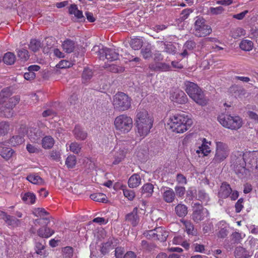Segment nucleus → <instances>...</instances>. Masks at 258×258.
<instances>
[{"label": "nucleus", "instance_id": "1", "mask_svg": "<svg viewBox=\"0 0 258 258\" xmlns=\"http://www.w3.org/2000/svg\"><path fill=\"white\" fill-rule=\"evenodd\" d=\"M231 158L235 172L239 177L246 174V165L248 168L258 170V153L256 152L244 154L241 151H236L232 153Z\"/></svg>", "mask_w": 258, "mask_h": 258}, {"label": "nucleus", "instance_id": "2", "mask_svg": "<svg viewBox=\"0 0 258 258\" xmlns=\"http://www.w3.org/2000/svg\"><path fill=\"white\" fill-rule=\"evenodd\" d=\"M192 124V120L184 113L171 117L168 123L172 131L177 133H182L187 131Z\"/></svg>", "mask_w": 258, "mask_h": 258}, {"label": "nucleus", "instance_id": "3", "mask_svg": "<svg viewBox=\"0 0 258 258\" xmlns=\"http://www.w3.org/2000/svg\"><path fill=\"white\" fill-rule=\"evenodd\" d=\"M185 90L189 96L197 103L202 105H206L208 100L205 97L202 90L194 83L186 81L184 83Z\"/></svg>", "mask_w": 258, "mask_h": 258}, {"label": "nucleus", "instance_id": "4", "mask_svg": "<svg viewBox=\"0 0 258 258\" xmlns=\"http://www.w3.org/2000/svg\"><path fill=\"white\" fill-rule=\"evenodd\" d=\"M219 122L225 127L236 130L242 125L241 119L238 116H231L228 114L221 113L218 117Z\"/></svg>", "mask_w": 258, "mask_h": 258}, {"label": "nucleus", "instance_id": "5", "mask_svg": "<svg viewBox=\"0 0 258 258\" xmlns=\"http://www.w3.org/2000/svg\"><path fill=\"white\" fill-rule=\"evenodd\" d=\"M212 28L206 23L202 17H197L195 22L192 33L198 37H206L212 33Z\"/></svg>", "mask_w": 258, "mask_h": 258}, {"label": "nucleus", "instance_id": "6", "mask_svg": "<svg viewBox=\"0 0 258 258\" xmlns=\"http://www.w3.org/2000/svg\"><path fill=\"white\" fill-rule=\"evenodd\" d=\"M115 129L119 134L128 133L133 127L132 118L126 115L121 114L117 116L114 122Z\"/></svg>", "mask_w": 258, "mask_h": 258}, {"label": "nucleus", "instance_id": "7", "mask_svg": "<svg viewBox=\"0 0 258 258\" xmlns=\"http://www.w3.org/2000/svg\"><path fill=\"white\" fill-rule=\"evenodd\" d=\"M113 105L114 108L119 111L127 110L131 106V99L125 93L119 92L114 95Z\"/></svg>", "mask_w": 258, "mask_h": 258}, {"label": "nucleus", "instance_id": "8", "mask_svg": "<svg viewBox=\"0 0 258 258\" xmlns=\"http://www.w3.org/2000/svg\"><path fill=\"white\" fill-rule=\"evenodd\" d=\"M216 150L215 156L211 162L213 164L220 163L224 161L228 156L230 150L228 146L223 142L216 143Z\"/></svg>", "mask_w": 258, "mask_h": 258}, {"label": "nucleus", "instance_id": "9", "mask_svg": "<svg viewBox=\"0 0 258 258\" xmlns=\"http://www.w3.org/2000/svg\"><path fill=\"white\" fill-rule=\"evenodd\" d=\"M91 51L97 54L100 59H104L105 56L106 59L111 61L117 60L118 58V53L114 50L106 47L104 48L103 46L100 48L99 46H94Z\"/></svg>", "mask_w": 258, "mask_h": 258}, {"label": "nucleus", "instance_id": "10", "mask_svg": "<svg viewBox=\"0 0 258 258\" xmlns=\"http://www.w3.org/2000/svg\"><path fill=\"white\" fill-rule=\"evenodd\" d=\"M209 215L208 210L199 203L194 204L192 207L191 219L196 223H199Z\"/></svg>", "mask_w": 258, "mask_h": 258}, {"label": "nucleus", "instance_id": "11", "mask_svg": "<svg viewBox=\"0 0 258 258\" xmlns=\"http://www.w3.org/2000/svg\"><path fill=\"white\" fill-rule=\"evenodd\" d=\"M20 98L19 96H15L10 98L6 102L5 106L2 108L4 115L6 117H12L13 114V108L19 102Z\"/></svg>", "mask_w": 258, "mask_h": 258}, {"label": "nucleus", "instance_id": "12", "mask_svg": "<svg viewBox=\"0 0 258 258\" xmlns=\"http://www.w3.org/2000/svg\"><path fill=\"white\" fill-rule=\"evenodd\" d=\"M138 211V208L135 207L131 213L127 214L125 216V220L130 223L133 226H136L140 221Z\"/></svg>", "mask_w": 258, "mask_h": 258}, {"label": "nucleus", "instance_id": "13", "mask_svg": "<svg viewBox=\"0 0 258 258\" xmlns=\"http://www.w3.org/2000/svg\"><path fill=\"white\" fill-rule=\"evenodd\" d=\"M171 100L179 104H184L187 101V98L183 91L176 90L174 92L171 96Z\"/></svg>", "mask_w": 258, "mask_h": 258}, {"label": "nucleus", "instance_id": "14", "mask_svg": "<svg viewBox=\"0 0 258 258\" xmlns=\"http://www.w3.org/2000/svg\"><path fill=\"white\" fill-rule=\"evenodd\" d=\"M73 134L75 139L78 141H84L88 137L87 132L79 125L75 126Z\"/></svg>", "mask_w": 258, "mask_h": 258}, {"label": "nucleus", "instance_id": "15", "mask_svg": "<svg viewBox=\"0 0 258 258\" xmlns=\"http://www.w3.org/2000/svg\"><path fill=\"white\" fill-rule=\"evenodd\" d=\"M153 122V121L147 120V124L145 126L143 125L141 121L137 123L138 133L141 137H144L148 135L152 127Z\"/></svg>", "mask_w": 258, "mask_h": 258}, {"label": "nucleus", "instance_id": "16", "mask_svg": "<svg viewBox=\"0 0 258 258\" xmlns=\"http://www.w3.org/2000/svg\"><path fill=\"white\" fill-rule=\"evenodd\" d=\"M146 120L153 121L145 109L138 108L137 110L136 123L140 122V121L143 123V121H146Z\"/></svg>", "mask_w": 258, "mask_h": 258}, {"label": "nucleus", "instance_id": "17", "mask_svg": "<svg viewBox=\"0 0 258 258\" xmlns=\"http://www.w3.org/2000/svg\"><path fill=\"white\" fill-rule=\"evenodd\" d=\"M231 192L232 189L230 185L226 182H224L220 187L219 196L221 198L225 199L229 196Z\"/></svg>", "mask_w": 258, "mask_h": 258}, {"label": "nucleus", "instance_id": "18", "mask_svg": "<svg viewBox=\"0 0 258 258\" xmlns=\"http://www.w3.org/2000/svg\"><path fill=\"white\" fill-rule=\"evenodd\" d=\"M61 46L66 52L70 53L74 51L76 47V44L74 41L67 39L62 42Z\"/></svg>", "mask_w": 258, "mask_h": 258}, {"label": "nucleus", "instance_id": "19", "mask_svg": "<svg viewBox=\"0 0 258 258\" xmlns=\"http://www.w3.org/2000/svg\"><path fill=\"white\" fill-rule=\"evenodd\" d=\"M42 136V132L36 128H32L28 134L29 139L33 142H37Z\"/></svg>", "mask_w": 258, "mask_h": 258}, {"label": "nucleus", "instance_id": "20", "mask_svg": "<svg viewBox=\"0 0 258 258\" xmlns=\"http://www.w3.org/2000/svg\"><path fill=\"white\" fill-rule=\"evenodd\" d=\"M127 153V150L124 148H120L118 151H116L114 154V160L113 162V164H118L125 157Z\"/></svg>", "mask_w": 258, "mask_h": 258}, {"label": "nucleus", "instance_id": "21", "mask_svg": "<svg viewBox=\"0 0 258 258\" xmlns=\"http://www.w3.org/2000/svg\"><path fill=\"white\" fill-rule=\"evenodd\" d=\"M15 153L14 151L10 148L3 146H0V155L5 159H10Z\"/></svg>", "mask_w": 258, "mask_h": 258}, {"label": "nucleus", "instance_id": "22", "mask_svg": "<svg viewBox=\"0 0 258 258\" xmlns=\"http://www.w3.org/2000/svg\"><path fill=\"white\" fill-rule=\"evenodd\" d=\"M235 256L239 258H248L251 256L252 254L241 246H237L234 251Z\"/></svg>", "mask_w": 258, "mask_h": 258}, {"label": "nucleus", "instance_id": "23", "mask_svg": "<svg viewBox=\"0 0 258 258\" xmlns=\"http://www.w3.org/2000/svg\"><path fill=\"white\" fill-rule=\"evenodd\" d=\"M54 233V231L47 226L42 227L37 231L38 236L42 238H48Z\"/></svg>", "mask_w": 258, "mask_h": 258}, {"label": "nucleus", "instance_id": "24", "mask_svg": "<svg viewBox=\"0 0 258 258\" xmlns=\"http://www.w3.org/2000/svg\"><path fill=\"white\" fill-rule=\"evenodd\" d=\"M141 182V179L138 174H134L132 175L128 180V185L131 188H135L138 186Z\"/></svg>", "mask_w": 258, "mask_h": 258}, {"label": "nucleus", "instance_id": "25", "mask_svg": "<svg viewBox=\"0 0 258 258\" xmlns=\"http://www.w3.org/2000/svg\"><path fill=\"white\" fill-rule=\"evenodd\" d=\"M54 142V140L51 136H46L41 140L42 147L45 149H51Z\"/></svg>", "mask_w": 258, "mask_h": 258}, {"label": "nucleus", "instance_id": "26", "mask_svg": "<svg viewBox=\"0 0 258 258\" xmlns=\"http://www.w3.org/2000/svg\"><path fill=\"white\" fill-rule=\"evenodd\" d=\"M163 200L168 203H172L175 199V194L171 188H168L163 194Z\"/></svg>", "mask_w": 258, "mask_h": 258}, {"label": "nucleus", "instance_id": "27", "mask_svg": "<svg viewBox=\"0 0 258 258\" xmlns=\"http://www.w3.org/2000/svg\"><path fill=\"white\" fill-rule=\"evenodd\" d=\"M153 189L154 185L150 183H147L142 186L141 192L144 197H150L153 194Z\"/></svg>", "mask_w": 258, "mask_h": 258}, {"label": "nucleus", "instance_id": "28", "mask_svg": "<svg viewBox=\"0 0 258 258\" xmlns=\"http://www.w3.org/2000/svg\"><path fill=\"white\" fill-rule=\"evenodd\" d=\"M3 220L9 226H11L13 227L19 226L21 223L20 220L10 215H8L6 218H3Z\"/></svg>", "mask_w": 258, "mask_h": 258}, {"label": "nucleus", "instance_id": "29", "mask_svg": "<svg viewBox=\"0 0 258 258\" xmlns=\"http://www.w3.org/2000/svg\"><path fill=\"white\" fill-rule=\"evenodd\" d=\"M156 240L160 241H165L168 236V232L161 227L156 228Z\"/></svg>", "mask_w": 258, "mask_h": 258}, {"label": "nucleus", "instance_id": "30", "mask_svg": "<svg viewBox=\"0 0 258 258\" xmlns=\"http://www.w3.org/2000/svg\"><path fill=\"white\" fill-rule=\"evenodd\" d=\"M176 214L179 217H184L187 214V207L184 204H179L175 207Z\"/></svg>", "mask_w": 258, "mask_h": 258}, {"label": "nucleus", "instance_id": "31", "mask_svg": "<svg viewBox=\"0 0 258 258\" xmlns=\"http://www.w3.org/2000/svg\"><path fill=\"white\" fill-rule=\"evenodd\" d=\"M69 12L71 14L74 15L77 18L81 20V21L85 20L82 12L78 9L77 5H72L69 8Z\"/></svg>", "mask_w": 258, "mask_h": 258}, {"label": "nucleus", "instance_id": "32", "mask_svg": "<svg viewBox=\"0 0 258 258\" xmlns=\"http://www.w3.org/2000/svg\"><path fill=\"white\" fill-rule=\"evenodd\" d=\"M16 59V56L14 53L8 52L4 54L3 60L5 64L12 65L15 63Z\"/></svg>", "mask_w": 258, "mask_h": 258}, {"label": "nucleus", "instance_id": "33", "mask_svg": "<svg viewBox=\"0 0 258 258\" xmlns=\"http://www.w3.org/2000/svg\"><path fill=\"white\" fill-rule=\"evenodd\" d=\"M231 93L235 94V96H243L245 95L246 91L243 87L238 85H233L230 88Z\"/></svg>", "mask_w": 258, "mask_h": 258}, {"label": "nucleus", "instance_id": "34", "mask_svg": "<svg viewBox=\"0 0 258 258\" xmlns=\"http://www.w3.org/2000/svg\"><path fill=\"white\" fill-rule=\"evenodd\" d=\"M253 42L247 39H243L239 44V47L244 51H250L253 48Z\"/></svg>", "mask_w": 258, "mask_h": 258}, {"label": "nucleus", "instance_id": "35", "mask_svg": "<svg viewBox=\"0 0 258 258\" xmlns=\"http://www.w3.org/2000/svg\"><path fill=\"white\" fill-rule=\"evenodd\" d=\"M27 179L31 183L35 184H43V180L39 175L36 174H30L27 176Z\"/></svg>", "mask_w": 258, "mask_h": 258}, {"label": "nucleus", "instance_id": "36", "mask_svg": "<svg viewBox=\"0 0 258 258\" xmlns=\"http://www.w3.org/2000/svg\"><path fill=\"white\" fill-rule=\"evenodd\" d=\"M22 199L27 204H33L35 202L36 196L33 193L28 192L22 196Z\"/></svg>", "mask_w": 258, "mask_h": 258}, {"label": "nucleus", "instance_id": "37", "mask_svg": "<svg viewBox=\"0 0 258 258\" xmlns=\"http://www.w3.org/2000/svg\"><path fill=\"white\" fill-rule=\"evenodd\" d=\"M90 198L96 202L106 203L107 197L105 195L102 193H95L90 195Z\"/></svg>", "mask_w": 258, "mask_h": 258}, {"label": "nucleus", "instance_id": "38", "mask_svg": "<svg viewBox=\"0 0 258 258\" xmlns=\"http://www.w3.org/2000/svg\"><path fill=\"white\" fill-rule=\"evenodd\" d=\"M196 199L201 201L202 203L207 204L209 200L208 195L204 190H199L196 196Z\"/></svg>", "mask_w": 258, "mask_h": 258}, {"label": "nucleus", "instance_id": "39", "mask_svg": "<svg viewBox=\"0 0 258 258\" xmlns=\"http://www.w3.org/2000/svg\"><path fill=\"white\" fill-rule=\"evenodd\" d=\"M24 142V138L21 136H14L9 141V143L12 146H18Z\"/></svg>", "mask_w": 258, "mask_h": 258}, {"label": "nucleus", "instance_id": "40", "mask_svg": "<svg viewBox=\"0 0 258 258\" xmlns=\"http://www.w3.org/2000/svg\"><path fill=\"white\" fill-rule=\"evenodd\" d=\"M205 142H206V139H204L202 145L199 147L196 152L198 154L201 153L203 154L204 156H207L211 152V150L210 147L207 145L205 144Z\"/></svg>", "mask_w": 258, "mask_h": 258}, {"label": "nucleus", "instance_id": "41", "mask_svg": "<svg viewBox=\"0 0 258 258\" xmlns=\"http://www.w3.org/2000/svg\"><path fill=\"white\" fill-rule=\"evenodd\" d=\"M92 70L89 68H85L82 73V81L83 83H87L93 77Z\"/></svg>", "mask_w": 258, "mask_h": 258}, {"label": "nucleus", "instance_id": "42", "mask_svg": "<svg viewBox=\"0 0 258 258\" xmlns=\"http://www.w3.org/2000/svg\"><path fill=\"white\" fill-rule=\"evenodd\" d=\"M11 95L10 90L8 88L3 89L0 92V104L6 102V100Z\"/></svg>", "mask_w": 258, "mask_h": 258}, {"label": "nucleus", "instance_id": "43", "mask_svg": "<svg viewBox=\"0 0 258 258\" xmlns=\"http://www.w3.org/2000/svg\"><path fill=\"white\" fill-rule=\"evenodd\" d=\"M17 53L18 57L22 61H27L29 58L28 50L24 48L17 50Z\"/></svg>", "mask_w": 258, "mask_h": 258}, {"label": "nucleus", "instance_id": "44", "mask_svg": "<svg viewBox=\"0 0 258 258\" xmlns=\"http://www.w3.org/2000/svg\"><path fill=\"white\" fill-rule=\"evenodd\" d=\"M130 44L134 50H138L142 46L143 41L141 39L134 38L131 39Z\"/></svg>", "mask_w": 258, "mask_h": 258}, {"label": "nucleus", "instance_id": "45", "mask_svg": "<svg viewBox=\"0 0 258 258\" xmlns=\"http://www.w3.org/2000/svg\"><path fill=\"white\" fill-rule=\"evenodd\" d=\"M164 46V51L168 53L175 54L176 52L175 46L171 42L166 43L165 42H161Z\"/></svg>", "mask_w": 258, "mask_h": 258}, {"label": "nucleus", "instance_id": "46", "mask_svg": "<svg viewBox=\"0 0 258 258\" xmlns=\"http://www.w3.org/2000/svg\"><path fill=\"white\" fill-rule=\"evenodd\" d=\"M181 222L185 226L186 232L188 234L194 235L195 232L193 224L190 221L187 220L181 221Z\"/></svg>", "mask_w": 258, "mask_h": 258}, {"label": "nucleus", "instance_id": "47", "mask_svg": "<svg viewBox=\"0 0 258 258\" xmlns=\"http://www.w3.org/2000/svg\"><path fill=\"white\" fill-rule=\"evenodd\" d=\"M113 244V238H109L108 241L102 244V246L101 248V252L102 254H105L108 252V250Z\"/></svg>", "mask_w": 258, "mask_h": 258}, {"label": "nucleus", "instance_id": "48", "mask_svg": "<svg viewBox=\"0 0 258 258\" xmlns=\"http://www.w3.org/2000/svg\"><path fill=\"white\" fill-rule=\"evenodd\" d=\"M29 48L34 52L38 51L41 47V42L36 39H32L29 45Z\"/></svg>", "mask_w": 258, "mask_h": 258}, {"label": "nucleus", "instance_id": "49", "mask_svg": "<svg viewBox=\"0 0 258 258\" xmlns=\"http://www.w3.org/2000/svg\"><path fill=\"white\" fill-rule=\"evenodd\" d=\"M244 30L241 28H236L232 29L230 32V35L234 39H237L241 36L244 35Z\"/></svg>", "mask_w": 258, "mask_h": 258}, {"label": "nucleus", "instance_id": "50", "mask_svg": "<svg viewBox=\"0 0 258 258\" xmlns=\"http://www.w3.org/2000/svg\"><path fill=\"white\" fill-rule=\"evenodd\" d=\"M81 145L76 142L72 143L70 145V150L75 154H78L81 150Z\"/></svg>", "mask_w": 258, "mask_h": 258}, {"label": "nucleus", "instance_id": "51", "mask_svg": "<svg viewBox=\"0 0 258 258\" xmlns=\"http://www.w3.org/2000/svg\"><path fill=\"white\" fill-rule=\"evenodd\" d=\"M231 236V243L234 244L240 243L242 238L241 234L237 232L233 233Z\"/></svg>", "mask_w": 258, "mask_h": 258}, {"label": "nucleus", "instance_id": "52", "mask_svg": "<svg viewBox=\"0 0 258 258\" xmlns=\"http://www.w3.org/2000/svg\"><path fill=\"white\" fill-rule=\"evenodd\" d=\"M76 164V158L74 155L69 156L66 161V164L68 168H73Z\"/></svg>", "mask_w": 258, "mask_h": 258}, {"label": "nucleus", "instance_id": "53", "mask_svg": "<svg viewBox=\"0 0 258 258\" xmlns=\"http://www.w3.org/2000/svg\"><path fill=\"white\" fill-rule=\"evenodd\" d=\"M10 130V125L6 121H2L0 122V135H5L7 134Z\"/></svg>", "mask_w": 258, "mask_h": 258}, {"label": "nucleus", "instance_id": "54", "mask_svg": "<svg viewBox=\"0 0 258 258\" xmlns=\"http://www.w3.org/2000/svg\"><path fill=\"white\" fill-rule=\"evenodd\" d=\"M61 154L60 151L57 150H52L49 153V158L51 160L56 161H59L60 159Z\"/></svg>", "mask_w": 258, "mask_h": 258}, {"label": "nucleus", "instance_id": "55", "mask_svg": "<svg viewBox=\"0 0 258 258\" xmlns=\"http://www.w3.org/2000/svg\"><path fill=\"white\" fill-rule=\"evenodd\" d=\"M141 246L143 249L148 251H151L156 247V245L153 243H148L146 240H142L141 242Z\"/></svg>", "mask_w": 258, "mask_h": 258}, {"label": "nucleus", "instance_id": "56", "mask_svg": "<svg viewBox=\"0 0 258 258\" xmlns=\"http://www.w3.org/2000/svg\"><path fill=\"white\" fill-rule=\"evenodd\" d=\"M141 53L145 59H149L152 57V53L150 47L146 46L141 49Z\"/></svg>", "mask_w": 258, "mask_h": 258}, {"label": "nucleus", "instance_id": "57", "mask_svg": "<svg viewBox=\"0 0 258 258\" xmlns=\"http://www.w3.org/2000/svg\"><path fill=\"white\" fill-rule=\"evenodd\" d=\"M63 256L66 258H72L73 255V249L70 246H67L62 249Z\"/></svg>", "mask_w": 258, "mask_h": 258}, {"label": "nucleus", "instance_id": "58", "mask_svg": "<svg viewBox=\"0 0 258 258\" xmlns=\"http://www.w3.org/2000/svg\"><path fill=\"white\" fill-rule=\"evenodd\" d=\"M156 228L154 229L149 230L144 233V236L148 239L156 240Z\"/></svg>", "mask_w": 258, "mask_h": 258}, {"label": "nucleus", "instance_id": "59", "mask_svg": "<svg viewBox=\"0 0 258 258\" xmlns=\"http://www.w3.org/2000/svg\"><path fill=\"white\" fill-rule=\"evenodd\" d=\"M123 192L124 196L129 200H133L135 197V194L133 190L125 189H123Z\"/></svg>", "mask_w": 258, "mask_h": 258}, {"label": "nucleus", "instance_id": "60", "mask_svg": "<svg viewBox=\"0 0 258 258\" xmlns=\"http://www.w3.org/2000/svg\"><path fill=\"white\" fill-rule=\"evenodd\" d=\"M45 45L43 47V51L44 53H48L50 49L52 47V40L49 38H46L45 40Z\"/></svg>", "mask_w": 258, "mask_h": 258}, {"label": "nucleus", "instance_id": "61", "mask_svg": "<svg viewBox=\"0 0 258 258\" xmlns=\"http://www.w3.org/2000/svg\"><path fill=\"white\" fill-rule=\"evenodd\" d=\"M109 70L113 73H122L124 71V68L111 64L109 66Z\"/></svg>", "mask_w": 258, "mask_h": 258}, {"label": "nucleus", "instance_id": "62", "mask_svg": "<svg viewBox=\"0 0 258 258\" xmlns=\"http://www.w3.org/2000/svg\"><path fill=\"white\" fill-rule=\"evenodd\" d=\"M196 46V42L193 40L187 41L183 45V48L187 49L189 50L194 49Z\"/></svg>", "mask_w": 258, "mask_h": 258}, {"label": "nucleus", "instance_id": "63", "mask_svg": "<svg viewBox=\"0 0 258 258\" xmlns=\"http://www.w3.org/2000/svg\"><path fill=\"white\" fill-rule=\"evenodd\" d=\"M175 191L178 197H182L185 194V188L183 186H176L175 187Z\"/></svg>", "mask_w": 258, "mask_h": 258}, {"label": "nucleus", "instance_id": "64", "mask_svg": "<svg viewBox=\"0 0 258 258\" xmlns=\"http://www.w3.org/2000/svg\"><path fill=\"white\" fill-rule=\"evenodd\" d=\"M124 253V248L122 247H117L115 250V256L116 258H123Z\"/></svg>", "mask_w": 258, "mask_h": 258}]
</instances>
